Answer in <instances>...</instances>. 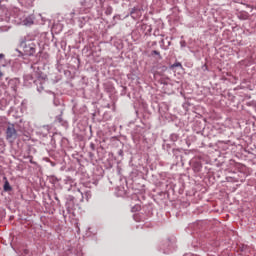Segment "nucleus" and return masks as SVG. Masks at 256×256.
Returning a JSON list of instances; mask_svg holds the SVG:
<instances>
[{"label": "nucleus", "mask_w": 256, "mask_h": 256, "mask_svg": "<svg viewBox=\"0 0 256 256\" xmlns=\"http://www.w3.org/2000/svg\"><path fill=\"white\" fill-rule=\"evenodd\" d=\"M18 1L24 7H33V3H35V0H18Z\"/></svg>", "instance_id": "nucleus-4"}, {"label": "nucleus", "mask_w": 256, "mask_h": 256, "mask_svg": "<svg viewBox=\"0 0 256 256\" xmlns=\"http://www.w3.org/2000/svg\"><path fill=\"white\" fill-rule=\"evenodd\" d=\"M3 59H5V54L1 53L0 54V63H1V61H3Z\"/></svg>", "instance_id": "nucleus-20"}, {"label": "nucleus", "mask_w": 256, "mask_h": 256, "mask_svg": "<svg viewBox=\"0 0 256 256\" xmlns=\"http://www.w3.org/2000/svg\"><path fill=\"white\" fill-rule=\"evenodd\" d=\"M62 45H65V42H62Z\"/></svg>", "instance_id": "nucleus-33"}, {"label": "nucleus", "mask_w": 256, "mask_h": 256, "mask_svg": "<svg viewBox=\"0 0 256 256\" xmlns=\"http://www.w3.org/2000/svg\"><path fill=\"white\" fill-rule=\"evenodd\" d=\"M176 67H180V69H183V65L181 62H176L170 66V69H175Z\"/></svg>", "instance_id": "nucleus-9"}, {"label": "nucleus", "mask_w": 256, "mask_h": 256, "mask_svg": "<svg viewBox=\"0 0 256 256\" xmlns=\"http://www.w3.org/2000/svg\"><path fill=\"white\" fill-rule=\"evenodd\" d=\"M182 47H185V42H181Z\"/></svg>", "instance_id": "nucleus-27"}, {"label": "nucleus", "mask_w": 256, "mask_h": 256, "mask_svg": "<svg viewBox=\"0 0 256 256\" xmlns=\"http://www.w3.org/2000/svg\"><path fill=\"white\" fill-rule=\"evenodd\" d=\"M2 5H3V1H0V7H2Z\"/></svg>", "instance_id": "nucleus-28"}, {"label": "nucleus", "mask_w": 256, "mask_h": 256, "mask_svg": "<svg viewBox=\"0 0 256 256\" xmlns=\"http://www.w3.org/2000/svg\"><path fill=\"white\" fill-rule=\"evenodd\" d=\"M31 69L34 70L33 76L36 77L37 79H41V70H39V67L31 66Z\"/></svg>", "instance_id": "nucleus-5"}, {"label": "nucleus", "mask_w": 256, "mask_h": 256, "mask_svg": "<svg viewBox=\"0 0 256 256\" xmlns=\"http://www.w3.org/2000/svg\"><path fill=\"white\" fill-rule=\"evenodd\" d=\"M171 139H172V141H177V139H178L177 134H172Z\"/></svg>", "instance_id": "nucleus-16"}, {"label": "nucleus", "mask_w": 256, "mask_h": 256, "mask_svg": "<svg viewBox=\"0 0 256 256\" xmlns=\"http://www.w3.org/2000/svg\"><path fill=\"white\" fill-rule=\"evenodd\" d=\"M173 156L176 157V159H179L181 157V150L179 149H172Z\"/></svg>", "instance_id": "nucleus-8"}, {"label": "nucleus", "mask_w": 256, "mask_h": 256, "mask_svg": "<svg viewBox=\"0 0 256 256\" xmlns=\"http://www.w3.org/2000/svg\"><path fill=\"white\" fill-rule=\"evenodd\" d=\"M152 45H157V42H153Z\"/></svg>", "instance_id": "nucleus-30"}, {"label": "nucleus", "mask_w": 256, "mask_h": 256, "mask_svg": "<svg viewBox=\"0 0 256 256\" xmlns=\"http://www.w3.org/2000/svg\"><path fill=\"white\" fill-rule=\"evenodd\" d=\"M6 139L9 143H15L17 139V130L15 129V124H8L6 128Z\"/></svg>", "instance_id": "nucleus-2"}, {"label": "nucleus", "mask_w": 256, "mask_h": 256, "mask_svg": "<svg viewBox=\"0 0 256 256\" xmlns=\"http://www.w3.org/2000/svg\"><path fill=\"white\" fill-rule=\"evenodd\" d=\"M160 45H161V49H164L165 51H167V47H165V40L164 39H162L160 41Z\"/></svg>", "instance_id": "nucleus-13"}, {"label": "nucleus", "mask_w": 256, "mask_h": 256, "mask_svg": "<svg viewBox=\"0 0 256 256\" xmlns=\"http://www.w3.org/2000/svg\"><path fill=\"white\" fill-rule=\"evenodd\" d=\"M238 19H240L241 21H247V19H249V14L247 11H240L237 14Z\"/></svg>", "instance_id": "nucleus-3"}, {"label": "nucleus", "mask_w": 256, "mask_h": 256, "mask_svg": "<svg viewBox=\"0 0 256 256\" xmlns=\"http://www.w3.org/2000/svg\"><path fill=\"white\" fill-rule=\"evenodd\" d=\"M164 149L166 151H169V149H171V145H169V144L164 145Z\"/></svg>", "instance_id": "nucleus-19"}, {"label": "nucleus", "mask_w": 256, "mask_h": 256, "mask_svg": "<svg viewBox=\"0 0 256 256\" xmlns=\"http://www.w3.org/2000/svg\"><path fill=\"white\" fill-rule=\"evenodd\" d=\"M23 23H24V25H33V23H34L33 17H31V16L26 17L24 19Z\"/></svg>", "instance_id": "nucleus-7"}, {"label": "nucleus", "mask_w": 256, "mask_h": 256, "mask_svg": "<svg viewBox=\"0 0 256 256\" xmlns=\"http://www.w3.org/2000/svg\"><path fill=\"white\" fill-rule=\"evenodd\" d=\"M48 93H50L54 99V105L57 107V105H59V103H57V100L55 99V93L48 91Z\"/></svg>", "instance_id": "nucleus-14"}, {"label": "nucleus", "mask_w": 256, "mask_h": 256, "mask_svg": "<svg viewBox=\"0 0 256 256\" xmlns=\"http://www.w3.org/2000/svg\"><path fill=\"white\" fill-rule=\"evenodd\" d=\"M43 89V84H41L40 87L37 88L38 93H42Z\"/></svg>", "instance_id": "nucleus-17"}, {"label": "nucleus", "mask_w": 256, "mask_h": 256, "mask_svg": "<svg viewBox=\"0 0 256 256\" xmlns=\"http://www.w3.org/2000/svg\"><path fill=\"white\" fill-rule=\"evenodd\" d=\"M151 55H152V56H153V55H157L158 59H163V57L161 56V53H160L159 51H157V50H153V51L151 52Z\"/></svg>", "instance_id": "nucleus-11"}, {"label": "nucleus", "mask_w": 256, "mask_h": 256, "mask_svg": "<svg viewBox=\"0 0 256 256\" xmlns=\"http://www.w3.org/2000/svg\"><path fill=\"white\" fill-rule=\"evenodd\" d=\"M137 11H139L137 8H133L130 12V15H132V17H135V13H137Z\"/></svg>", "instance_id": "nucleus-15"}, {"label": "nucleus", "mask_w": 256, "mask_h": 256, "mask_svg": "<svg viewBox=\"0 0 256 256\" xmlns=\"http://www.w3.org/2000/svg\"><path fill=\"white\" fill-rule=\"evenodd\" d=\"M113 13V7L108 6L105 10V15H111Z\"/></svg>", "instance_id": "nucleus-10"}, {"label": "nucleus", "mask_w": 256, "mask_h": 256, "mask_svg": "<svg viewBox=\"0 0 256 256\" xmlns=\"http://www.w3.org/2000/svg\"><path fill=\"white\" fill-rule=\"evenodd\" d=\"M56 119L58 123H61L63 121V118H61V115L57 116Z\"/></svg>", "instance_id": "nucleus-18"}, {"label": "nucleus", "mask_w": 256, "mask_h": 256, "mask_svg": "<svg viewBox=\"0 0 256 256\" xmlns=\"http://www.w3.org/2000/svg\"><path fill=\"white\" fill-rule=\"evenodd\" d=\"M118 155L120 156V157H123V150H118Z\"/></svg>", "instance_id": "nucleus-22"}, {"label": "nucleus", "mask_w": 256, "mask_h": 256, "mask_svg": "<svg viewBox=\"0 0 256 256\" xmlns=\"http://www.w3.org/2000/svg\"><path fill=\"white\" fill-rule=\"evenodd\" d=\"M21 47L24 53H26V55H29L30 57L35 55V52L37 51V45L31 41L22 42Z\"/></svg>", "instance_id": "nucleus-1"}, {"label": "nucleus", "mask_w": 256, "mask_h": 256, "mask_svg": "<svg viewBox=\"0 0 256 256\" xmlns=\"http://www.w3.org/2000/svg\"><path fill=\"white\" fill-rule=\"evenodd\" d=\"M44 129H47V131H49V126H44Z\"/></svg>", "instance_id": "nucleus-26"}, {"label": "nucleus", "mask_w": 256, "mask_h": 256, "mask_svg": "<svg viewBox=\"0 0 256 256\" xmlns=\"http://www.w3.org/2000/svg\"><path fill=\"white\" fill-rule=\"evenodd\" d=\"M135 209L136 211H139L141 209V206H136L135 208H132V211H135Z\"/></svg>", "instance_id": "nucleus-23"}, {"label": "nucleus", "mask_w": 256, "mask_h": 256, "mask_svg": "<svg viewBox=\"0 0 256 256\" xmlns=\"http://www.w3.org/2000/svg\"><path fill=\"white\" fill-rule=\"evenodd\" d=\"M3 189L6 193H9V191H13V187H11V184H9V180H6L4 182Z\"/></svg>", "instance_id": "nucleus-6"}, {"label": "nucleus", "mask_w": 256, "mask_h": 256, "mask_svg": "<svg viewBox=\"0 0 256 256\" xmlns=\"http://www.w3.org/2000/svg\"><path fill=\"white\" fill-rule=\"evenodd\" d=\"M70 204H66V211L69 215H71V213H73V209H71V206H69Z\"/></svg>", "instance_id": "nucleus-12"}, {"label": "nucleus", "mask_w": 256, "mask_h": 256, "mask_svg": "<svg viewBox=\"0 0 256 256\" xmlns=\"http://www.w3.org/2000/svg\"><path fill=\"white\" fill-rule=\"evenodd\" d=\"M3 11H4V13H5L6 17H7V15H9V10H7L6 8H4Z\"/></svg>", "instance_id": "nucleus-24"}, {"label": "nucleus", "mask_w": 256, "mask_h": 256, "mask_svg": "<svg viewBox=\"0 0 256 256\" xmlns=\"http://www.w3.org/2000/svg\"><path fill=\"white\" fill-rule=\"evenodd\" d=\"M86 197H89V192L86 193Z\"/></svg>", "instance_id": "nucleus-31"}, {"label": "nucleus", "mask_w": 256, "mask_h": 256, "mask_svg": "<svg viewBox=\"0 0 256 256\" xmlns=\"http://www.w3.org/2000/svg\"><path fill=\"white\" fill-rule=\"evenodd\" d=\"M202 69H203V71H207V69H208L207 65L204 64V65L202 66Z\"/></svg>", "instance_id": "nucleus-25"}, {"label": "nucleus", "mask_w": 256, "mask_h": 256, "mask_svg": "<svg viewBox=\"0 0 256 256\" xmlns=\"http://www.w3.org/2000/svg\"><path fill=\"white\" fill-rule=\"evenodd\" d=\"M164 253H169V250H165Z\"/></svg>", "instance_id": "nucleus-32"}, {"label": "nucleus", "mask_w": 256, "mask_h": 256, "mask_svg": "<svg viewBox=\"0 0 256 256\" xmlns=\"http://www.w3.org/2000/svg\"><path fill=\"white\" fill-rule=\"evenodd\" d=\"M0 77H3V72L0 71Z\"/></svg>", "instance_id": "nucleus-29"}, {"label": "nucleus", "mask_w": 256, "mask_h": 256, "mask_svg": "<svg viewBox=\"0 0 256 256\" xmlns=\"http://www.w3.org/2000/svg\"><path fill=\"white\" fill-rule=\"evenodd\" d=\"M90 148L92 149V151H95V144H94V143H91V144H90Z\"/></svg>", "instance_id": "nucleus-21"}]
</instances>
